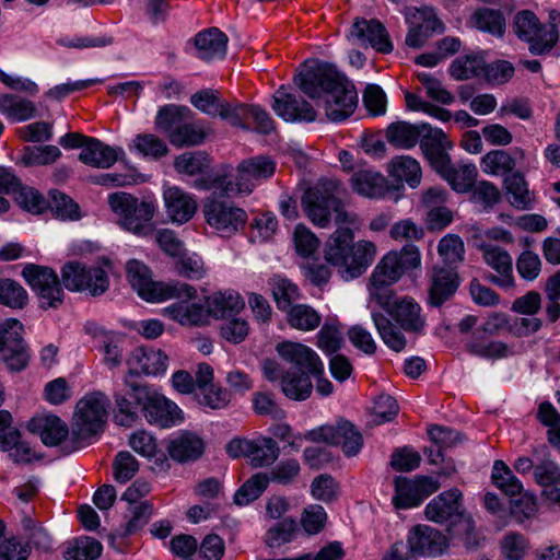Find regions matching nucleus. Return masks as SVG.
<instances>
[{
  "label": "nucleus",
  "instance_id": "obj_1",
  "mask_svg": "<svg viewBox=\"0 0 560 560\" xmlns=\"http://www.w3.org/2000/svg\"><path fill=\"white\" fill-rule=\"evenodd\" d=\"M294 82L310 98L323 100L326 116L331 121L347 119L357 107L354 88L331 65L307 61Z\"/></svg>",
  "mask_w": 560,
  "mask_h": 560
},
{
  "label": "nucleus",
  "instance_id": "obj_2",
  "mask_svg": "<svg viewBox=\"0 0 560 560\" xmlns=\"http://www.w3.org/2000/svg\"><path fill=\"white\" fill-rule=\"evenodd\" d=\"M374 301L386 314L373 311L371 318L380 338L390 350L401 352L406 348L407 338L404 331L423 334L427 322L415 299L396 298L393 292H375Z\"/></svg>",
  "mask_w": 560,
  "mask_h": 560
},
{
  "label": "nucleus",
  "instance_id": "obj_3",
  "mask_svg": "<svg viewBox=\"0 0 560 560\" xmlns=\"http://www.w3.org/2000/svg\"><path fill=\"white\" fill-rule=\"evenodd\" d=\"M353 232L349 228L337 229L327 240L324 257L336 267L346 280L363 275L376 257V246L373 242L360 240L353 243Z\"/></svg>",
  "mask_w": 560,
  "mask_h": 560
},
{
  "label": "nucleus",
  "instance_id": "obj_4",
  "mask_svg": "<svg viewBox=\"0 0 560 560\" xmlns=\"http://www.w3.org/2000/svg\"><path fill=\"white\" fill-rule=\"evenodd\" d=\"M107 203L120 229L141 237L154 232L153 218L158 209L154 200L116 191L108 195Z\"/></svg>",
  "mask_w": 560,
  "mask_h": 560
},
{
  "label": "nucleus",
  "instance_id": "obj_5",
  "mask_svg": "<svg viewBox=\"0 0 560 560\" xmlns=\"http://www.w3.org/2000/svg\"><path fill=\"white\" fill-rule=\"evenodd\" d=\"M126 271L131 287L148 302H160L168 299H190L197 294V290L187 283L153 281L149 268L138 260L128 261Z\"/></svg>",
  "mask_w": 560,
  "mask_h": 560
},
{
  "label": "nucleus",
  "instance_id": "obj_6",
  "mask_svg": "<svg viewBox=\"0 0 560 560\" xmlns=\"http://www.w3.org/2000/svg\"><path fill=\"white\" fill-rule=\"evenodd\" d=\"M275 172L276 162L272 159L265 155L254 156L237 165L234 179L218 176L212 180L211 188L225 196L249 195L259 182L270 178Z\"/></svg>",
  "mask_w": 560,
  "mask_h": 560
},
{
  "label": "nucleus",
  "instance_id": "obj_7",
  "mask_svg": "<svg viewBox=\"0 0 560 560\" xmlns=\"http://www.w3.org/2000/svg\"><path fill=\"white\" fill-rule=\"evenodd\" d=\"M108 402L106 395L101 392L85 395L78 401L71 430L75 444L82 445L103 431Z\"/></svg>",
  "mask_w": 560,
  "mask_h": 560
},
{
  "label": "nucleus",
  "instance_id": "obj_8",
  "mask_svg": "<svg viewBox=\"0 0 560 560\" xmlns=\"http://www.w3.org/2000/svg\"><path fill=\"white\" fill-rule=\"evenodd\" d=\"M126 385L130 386L131 396L150 424L161 428L172 427L183 420L178 406L160 393L148 386L136 384L126 378Z\"/></svg>",
  "mask_w": 560,
  "mask_h": 560
},
{
  "label": "nucleus",
  "instance_id": "obj_9",
  "mask_svg": "<svg viewBox=\"0 0 560 560\" xmlns=\"http://www.w3.org/2000/svg\"><path fill=\"white\" fill-rule=\"evenodd\" d=\"M341 183L334 178L322 179L305 191L302 206L313 224L327 228L330 223L332 207L338 205V194H345Z\"/></svg>",
  "mask_w": 560,
  "mask_h": 560
},
{
  "label": "nucleus",
  "instance_id": "obj_10",
  "mask_svg": "<svg viewBox=\"0 0 560 560\" xmlns=\"http://www.w3.org/2000/svg\"><path fill=\"white\" fill-rule=\"evenodd\" d=\"M515 35L529 46L534 55L549 51L558 42V30L546 26L537 15L529 10L518 11L513 19Z\"/></svg>",
  "mask_w": 560,
  "mask_h": 560
},
{
  "label": "nucleus",
  "instance_id": "obj_11",
  "mask_svg": "<svg viewBox=\"0 0 560 560\" xmlns=\"http://www.w3.org/2000/svg\"><path fill=\"white\" fill-rule=\"evenodd\" d=\"M22 276L38 298L42 308H57L63 302V290L57 273L48 267L28 264Z\"/></svg>",
  "mask_w": 560,
  "mask_h": 560
},
{
  "label": "nucleus",
  "instance_id": "obj_12",
  "mask_svg": "<svg viewBox=\"0 0 560 560\" xmlns=\"http://www.w3.org/2000/svg\"><path fill=\"white\" fill-rule=\"evenodd\" d=\"M262 374L269 382H278L282 394L295 401H303L311 397L313 383L310 375L284 369L273 359L262 361Z\"/></svg>",
  "mask_w": 560,
  "mask_h": 560
},
{
  "label": "nucleus",
  "instance_id": "obj_13",
  "mask_svg": "<svg viewBox=\"0 0 560 560\" xmlns=\"http://www.w3.org/2000/svg\"><path fill=\"white\" fill-rule=\"evenodd\" d=\"M304 438L311 442L338 445L347 457L355 456L363 446L362 434L346 420L338 421L336 425H323L308 431Z\"/></svg>",
  "mask_w": 560,
  "mask_h": 560
},
{
  "label": "nucleus",
  "instance_id": "obj_14",
  "mask_svg": "<svg viewBox=\"0 0 560 560\" xmlns=\"http://www.w3.org/2000/svg\"><path fill=\"white\" fill-rule=\"evenodd\" d=\"M202 212L206 222L224 236H229L242 229L247 220V214L242 208L213 197L206 199Z\"/></svg>",
  "mask_w": 560,
  "mask_h": 560
},
{
  "label": "nucleus",
  "instance_id": "obj_15",
  "mask_svg": "<svg viewBox=\"0 0 560 560\" xmlns=\"http://www.w3.org/2000/svg\"><path fill=\"white\" fill-rule=\"evenodd\" d=\"M395 494L392 502L395 509H411L418 506L424 499L440 488V482L431 477L418 476L415 479L396 477L394 480Z\"/></svg>",
  "mask_w": 560,
  "mask_h": 560
},
{
  "label": "nucleus",
  "instance_id": "obj_16",
  "mask_svg": "<svg viewBox=\"0 0 560 560\" xmlns=\"http://www.w3.org/2000/svg\"><path fill=\"white\" fill-rule=\"evenodd\" d=\"M23 326L16 319H8L0 330V353L11 371L23 370L30 359L26 346L22 339Z\"/></svg>",
  "mask_w": 560,
  "mask_h": 560
},
{
  "label": "nucleus",
  "instance_id": "obj_17",
  "mask_svg": "<svg viewBox=\"0 0 560 560\" xmlns=\"http://www.w3.org/2000/svg\"><path fill=\"white\" fill-rule=\"evenodd\" d=\"M279 357L298 369L296 372L316 377L324 375V363L319 355L306 345L282 341L276 346Z\"/></svg>",
  "mask_w": 560,
  "mask_h": 560
},
{
  "label": "nucleus",
  "instance_id": "obj_18",
  "mask_svg": "<svg viewBox=\"0 0 560 560\" xmlns=\"http://www.w3.org/2000/svg\"><path fill=\"white\" fill-rule=\"evenodd\" d=\"M271 107L285 121H314L316 119L313 106L302 97L290 93L283 85L275 92Z\"/></svg>",
  "mask_w": 560,
  "mask_h": 560
},
{
  "label": "nucleus",
  "instance_id": "obj_19",
  "mask_svg": "<svg viewBox=\"0 0 560 560\" xmlns=\"http://www.w3.org/2000/svg\"><path fill=\"white\" fill-rule=\"evenodd\" d=\"M350 36L355 38L360 45H370L381 54H389L394 46L385 26L377 20L355 19Z\"/></svg>",
  "mask_w": 560,
  "mask_h": 560
},
{
  "label": "nucleus",
  "instance_id": "obj_20",
  "mask_svg": "<svg viewBox=\"0 0 560 560\" xmlns=\"http://www.w3.org/2000/svg\"><path fill=\"white\" fill-rule=\"evenodd\" d=\"M425 516L434 523L452 521V526L465 514L462 511V492L451 489L442 492L425 506Z\"/></svg>",
  "mask_w": 560,
  "mask_h": 560
},
{
  "label": "nucleus",
  "instance_id": "obj_21",
  "mask_svg": "<svg viewBox=\"0 0 560 560\" xmlns=\"http://www.w3.org/2000/svg\"><path fill=\"white\" fill-rule=\"evenodd\" d=\"M410 552L421 556H438L447 547V540L438 529L417 525L408 534Z\"/></svg>",
  "mask_w": 560,
  "mask_h": 560
},
{
  "label": "nucleus",
  "instance_id": "obj_22",
  "mask_svg": "<svg viewBox=\"0 0 560 560\" xmlns=\"http://www.w3.org/2000/svg\"><path fill=\"white\" fill-rule=\"evenodd\" d=\"M163 200L167 217L178 224L188 222L198 208L194 196L176 186L164 188Z\"/></svg>",
  "mask_w": 560,
  "mask_h": 560
},
{
  "label": "nucleus",
  "instance_id": "obj_23",
  "mask_svg": "<svg viewBox=\"0 0 560 560\" xmlns=\"http://www.w3.org/2000/svg\"><path fill=\"white\" fill-rule=\"evenodd\" d=\"M130 374L158 375L166 371L168 357L161 350L154 348H136L127 359Z\"/></svg>",
  "mask_w": 560,
  "mask_h": 560
},
{
  "label": "nucleus",
  "instance_id": "obj_24",
  "mask_svg": "<svg viewBox=\"0 0 560 560\" xmlns=\"http://www.w3.org/2000/svg\"><path fill=\"white\" fill-rule=\"evenodd\" d=\"M27 430L40 438L49 447L58 446L69 435V428L65 421L54 415L33 417L27 422Z\"/></svg>",
  "mask_w": 560,
  "mask_h": 560
},
{
  "label": "nucleus",
  "instance_id": "obj_25",
  "mask_svg": "<svg viewBox=\"0 0 560 560\" xmlns=\"http://www.w3.org/2000/svg\"><path fill=\"white\" fill-rule=\"evenodd\" d=\"M459 285L457 272L451 267H434L430 276L429 303L439 307L451 299Z\"/></svg>",
  "mask_w": 560,
  "mask_h": 560
},
{
  "label": "nucleus",
  "instance_id": "obj_26",
  "mask_svg": "<svg viewBox=\"0 0 560 560\" xmlns=\"http://www.w3.org/2000/svg\"><path fill=\"white\" fill-rule=\"evenodd\" d=\"M485 262L499 276H491V281L499 287L510 288L514 283L512 276V257L499 246L482 243L480 246Z\"/></svg>",
  "mask_w": 560,
  "mask_h": 560
},
{
  "label": "nucleus",
  "instance_id": "obj_27",
  "mask_svg": "<svg viewBox=\"0 0 560 560\" xmlns=\"http://www.w3.org/2000/svg\"><path fill=\"white\" fill-rule=\"evenodd\" d=\"M170 457L178 463L195 462L205 452V442L196 433L183 431L171 439L166 446Z\"/></svg>",
  "mask_w": 560,
  "mask_h": 560
},
{
  "label": "nucleus",
  "instance_id": "obj_28",
  "mask_svg": "<svg viewBox=\"0 0 560 560\" xmlns=\"http://www.w3.org/2000/svg\"><path fill=\"white\" fill-rule=\"evenodd\" d=\"M398 264L395 252H389L375 266L370 277L369 285V293L372 300H374L375 292H392L386 290V288L396 283L402 276Z\"/></svg>",
  "mask_w": 560,
  "mask_h": 560
},
{
  "label": "nucleus",
  "instance_id": "obj_29",
  "mask_svg": "<svg viewBox=\"0 0 560 560\" xmlns=\"http://www.w3.org/2000/svg\"><path fill=\"white\" fill-rule=\"evenodd\" d=\"M194 44L199 59L205 61L221 59L226 54L228 36L212 27L199 32L194 38Z\"/></svg>",
  "mask_w": 560,
  "mask_h": 560
},
{
  "label": "nucleus",
  "instance_id": "obj_30",
  "mask_svg": "<svg viewBox=\"0 0 560 560\" xmlns=\"http://www.w3.org/2000/svg\"><path fill=\"white\" fill-rule=\"evenodd\" d=\"M196 294L192 296V299ZM191 300L188 298L182 299ZM164 314L171 319L179 323L182 326H201L208 322L209 311L199 303L187 304L185 302L175 303L164 308Z\"/></svg>",
  "mask_w": 560,
  "mask_h": 560
},
{
  "label": "nucleus",
  "instance_id": "obj_31",
  "mask_svg": "<svg viewBox=\"0 0 560 560\" xmlns=\"http://www.w3.org/2000/svg\"><path fill=\"white\" fill-rule=\"evenodd\" d=\"M351 187L359 195L368 198H382L388 191L386 178L372 170H360L351 176Z\"/></svg>",
  "mask_w": 560,
  "mask_h": 560
},
{
  "label": "nucleus",
  "instance_id": "obj_32",
  "mask_svg": "<svg viewBox=\"0 0 560 560\" xmlns=\"http://www.w3.org/2000/svg\"><path fill=\"white\" fill-rule=\"evenodd\" d=\"M79 160L92 167L109 168L118 160V152L115 148L105 144L96 138H91L88 145L81 150Z\"/></svg>",
  "mask_w": 560,
  "mask_h": 560
},
{
  "label": "nucleus",
  "instance_id": "obj_33",
  "mask_svg": "<svg viewBox=\"0 0 560 560\" xmlns=\"http://www.w3.org/2000/svg\"><path fill=\"white\" fill-rule=\"evenodd\" d=\"M388 173L396 180L406 182L411 188L420 185L422 176L419 162L408 155L394 158L388 164Z\"/></svg>",
  "mask_w": 560,
  "mask_h": 560
},
{
  "label": "nucleus",
  "instance_id": "obj_34",
  "mask_svg": "<svg viewBox=\"0 0 560 560\" xmlns=\"http://www.w3.org/2000/svg\"><path fill=\"white\" fill-rule=\"evenodd\" d=\"M420 125L406 121L390 124L386 129L387 141L398 149H411L420 139Z\"/></svg>",
  "mask_w": 560,
  "mask_h": 560
},
{
  "label": "nucleus",
  "instance_id": "obj_35",
  "mask_svg": "<svg viewBox=\"0 0 560 560\" xmlns=\"http://www.w3.org/2000/svg\"><path fill=\"white\" fill-rule=\"evenodd\" d=\"M287 320L290 327L301 331H312L322 323L320 314L311 305L295 304L287 310Z\"/></svg>",
  "mask_w": 560,
  "mask_h": 560
},
{
  "label": "nucleus",
  "instance_id": "obj_36",
  "mask_svg": "<svg viewBox=\"0 0 560 560\" xmlns=\"http://www.w3.org/2000/svg\"><path fill=\"white\" fill-rule=\"evenodd\" d=\"M103 550L102 544L89 536H82L70 541L63 551L66 560H95Z\"/></svg>",
  "mask_w": 560,
  "mask_h": 560
},
{
  "label": "nucleus",
  "instance_id": "obj_37",
  "mask_svg": "<svg viewBox=\"0 0 560 560\" xmlns=\"http://www.w3.org/2000/svg\"><path fill=\"white\" fill-rule=\"evenodd\" d=\"M269 285L279 310H289L300 299L298 285L288 278L275 276L269 280Z\"/></svg>",
  "mask_w": 560,
  "mask_h": 560
},
{
  "label": "nucleus",
  "instance_id": "obj_38",
  "mask_svg": "<svg viewBox=\"0 0 560 560\" xmlns=\"http://www.w3.org/2000/svg\"><path fill=\"white\" fill-rule=\"evenodd\" d=\"M478 175L474 164L451 165L443 178L458 192H466L472 188Z\"/></svg>",
  "mask_w": 560,
  "mask_h": 560
},
{
  "label": "nucleus",
  "instance_id": "obj_39",
  "mask_svg": "<svg viewBox=\"0 0 560 560\" xmlns=\"http://www.w3.org/2000/svg\"><path fill=\"white\" fill-rule=\"evenodd\" d=\"M515 159L504 150H492L481 159L483 173L494 176L505 175L514 170Z\"/></svg>",
  "mask_w": 560,
  "mask_h": 560
},
{
  "label": "nucleus",
  "instance_id": "obj_40",
  "mask_svg": "<svg viewBox=\"0 0 560 560\" xmlns=\"http://www.w3.org/2000/svg\"><path fill=\"white\" fill-rule=\"evenodd\" d=\"M209 314L224 317L228 313L237 312L244 307V301L237 293L218 292L207 299Z\"/></svg>",
  "mask_w": 560,
  "mask_h": 560
},
{
  "label": "nucleus",
  "instance_id": "obj_41",
  "mask_svg": "<svg viewBox=\"0 0 560 560\" xmlns=\"http://www.w3.org/2000/svg\"><path fill=\"white\" fill-rule=\"evenodd\" d=\"M466 348L471 354L491 360L506 358L512 353L506 343L498 340L486 342L482 337L477 336H472Z\"/></svg>",
  "mask_w": 560,
  "mask_h": 560
},
{
  "label": "nucleus",
  "instance_id": "obj_42",
  "mask_svg": "<svg viewBox=\"0 0 560 560\" xmlns=\"http://www.w3.org/2000/svg\"><path fill=\"white\" fill-rule=\"evenodd\" d=\"M469 23L481 31L494 36H502L504 33V18L500 11L479 9L470 18Z\"/></svg>",
  "mask_w": 560,
  "mask_h": 560
},
{
  "label": "nucleus",
  "instance_id": "obj_43",
  "mask_svg": "<svg viewBox=\"0 0 560 560\" xmlns=\"http://www.w3.org/2000/svg\"><path fill=\"white\" fill-rule=\"evenodd\" d=\"M504 185L509 194V200L517 209H526L530 205V195L524 176L512 173L504 178Z\"/></svg>",
  "mask_w": 560,
  "mask_h": 560
},
{
  "label": "nucleus",
  "instance_id": "obj_44",
  "mask_svg": "<svg viewBox=\"0 0 560 560\" xmlns=\"http://www.w3.org/2000/svg\"><path fill=\"white\" fill-rule=\"evenodd\" d=\"M316 346L327 354L337 352L343 342L341 325L337 320L326 322L318 331Z\"/></svg>",
  "mask_w": 560,
  "mask_h": 560
},
{
  "label": "nucleus",
  "instance_id": "obj_45",
  "mask_svg": "<svg viewBox=\"0 0 560 560\" xmlns=\"http://www.w3.org/2000/svg\"><path fill=\"white\" fill-rule=\"evenodd\" d=\"M279 456V446L271 438H264L259 442L252 441L248 459L255 467L272 464Z\"/></svg>",
  "mask_w": 560,
  "mask_h": 560
},
{
  "label": "nucleus",
  "instance_id": "obj_46",
  "mask_svg": "<svg viewBox=\"0 0 560 560\" xmlns=\"http://www.w3.org/2000/svg\"><path fill=\"white\" fill-rule=\"evenodd\" d=\"M492 480L505 494L514 497L523 491L522 482L513 475L512 470L502 460L493 465Z\"/></svg>",
  "mask_w": 560,
  "mask_h": 560
},
{
  "label": "nucleus",
  "instance_id": "obj_47",
  "mask_svg": "<svg viewBox=\"0 0 560 560\" xmlns=\"http://www.w3.org/2000/svg\"><path fill=\"white\" fill-rule=\"evenodd\" d=\"M485 70V61L478 56H463L456 58L451 67L450 74L456 80H468L479 75Z\"/></svg>",
  "mask_w": 560,
  "mask_h": 560
},
{
  "label": "nucleus",
  "instance_id": "obj_48",
  "mask_svg": "<svg viewBox=\"0 0 560 560\" xmlns=\"http://www.w3.org/2000/svg\"><path fill=\"white\" fill-rule=\"evenodd\" d=\"M406 21L409 24H419L422 28L429 32L442 33L444 30L443 23L438 19L433 9L424 8H407L405 11Z\"/></svg>",
  "mask_w": 560,
  "mask_h": 560
},
{
  "label": "nucleus",
  "instance_id": "obj_49",
  "mask_svg": "<svg viewBox=\"0 0 560 560\" xmlns=\"http://www.w3.org/2000/svg\"><path fill=\"white\" fill-rule=\"evenodd\" d=\"M13 196L15 202L31 213L39 214L47 209V201L43 195L32 187L18 184Z\"/></svg>",
  "mask_w": 560,
  "mask_h": 560
},
{
  "label": "nucleus",
  "instance_id": "obj_50",
  "mask_svg": "<svg viewBox=\"0 0 560 560\" xmlns=\"http://www.w3.org/2000/svg\"><path fill=\"white\" fill-rule=\"evenodd\" d=\"M269 478L265 474H256L252 476L234 495V502L237 505H246L260 497L267 488Z\"/></svg>",
  "mask_w": 560,
  "mask_h": 560
},
{
  "label": "nucleus",
  "instance_id": "obj_51",
  "mask_svg": "<svg viewBox=\"0 0 560 560\" xmlns=\"http://www.w3.org/2000/svg\"><path fill=\"white\" fill-rule=\"evenodd\" d=\"M0 303L11 308H22L27 303V292L12 279L0 280Z\"/></svg>",
  "mask_w": 560,
  "mask_h": 560
},
{
  "label": "nucleus",
  "instance_id": "obj_52",
  "mask_svg": "<svg viewBox=\"0 0 560 560\" xmlns=\"http://www.w3.org/2000/svg\"><path fill=\"white\" fill-rule=\"evenodd\" d=\"M205 138L203 129L196 124H180L170 133V141L176 147L197 145Z\"/></svg>",
  "mask_w": 560,
  "mask_h": 560
},
{
  "label": "nucleus",
  "instance_id": "obj_53",
  "mask_svg": "<svg viewBox=\"0 0 560 560\" xmlns=\"http://www.w3.org/2000/svg\"><path fill=\"white\" fill-rule=\"evenodd\" d=\"M126 388L128 389L126 394L117 392L114 395L115 404L117 407V413L115 415V421L119 425L124 427H130L132 423L138 419L137 413V402L131 401L127 396H130V398L133 399L131 396V389L130 386H127L125 384Z\"/></svg>",
  "mask_w": 560,
  "mask_h": 560
},
{
  "label": "nucleus",
  "instance_id": "obj_54",
  "mask_svg": "<svg viewBox=\"0 0 560 560\" xmlns=\"http://www.w3.org/2000/svg\"><path fill=\"white\" fill-rule=\"evenodd\" d=\"M50 201L47 202V208L55 213V215L61 220H75L80 218L79 206L67 195L51 190Z\"/></svg>",
  "mask_w": 560,
  "mask_h": 560
},
{
  "label": "nucleus",
  "instance_id": "obj_55",
  "mask_svg": "<svg viewBox=\"0 0 560 560\" xmlns=\"http://www.w3.org/2000/svg\"><path fill=\"white\" fill-rule=\"evenodd\" d=\"M298 530V525L294 520L285 518L273 526H271L265 537V542L270 548L280 547L287 542H290L295 532Z\"/></svg>",
  "mask_w": 560,
  "mask_h": 560
},
{
  "label": "nucleus",
  "instance_id": "obj_56",
  "mask_svg": "<svg viewBox=\"0 0 560 560\" xmlns=\"http://www.w3.org/2000/svg\"><path fill=\"white\" fill-rule=\"evenodd\" d=\"M139 470V463L136 457L128 451L119 452L113 462V476L119 483H126Z\"/></svg>",
  "mask_w": 560,
  "mask_h": 560
},
{
  "label": "nucleus",
  "instance_id": "obj_57",
  "mask_svg": "<svg viewBox=\"0 0 560 560\" xmlns=\"http://www.w3.org/2000/svg\"><path fill=\"white\" fill-rule=\"evenodd\" d=\"M438 252L445 262L457 264L464 260L465 247L458 235L448 234L439 242Z\"/></svg>",
  "mask_w": 560,
  "mask_h": 560
},
{
  "label": "nucleus",
  "instance_id": "obj_58",
  "mask_svg": "<svg viewBox=\"0 0 560 560\" xmlns=\"http://www.w3.org/2000/svg\"><path fill=\"white\" fill-rule=\"evenodd\" d=\"M190 101L191 104L199 110L211 116L218 115L220 117L224 109V105L226 104V102H223L219 98L218 92L211 90H202L195 93Z\"/></svg>",
  "mask_w": 560,
  "mask_h": 560
},
{
  "label": "nucleus",
  "instance_id": "obj_59",
  "mask_svg": "<svg viewBox=\"0 0 560 560\" xmlns=\"http://www.w3.org/2000/svg\"><path fill=\"white\" fill-rule=\"evenodd\" d=\"M545 293L548 300L546 314L548 319L555 323L560 316V271L555 272L547 279Z\"/></svg>",
  "mask_w": 560,
  "mask_h": 560
},
{
  "label": "nucleus",
  "instance_id": "obj_60",
  "mask_svg": "<svg viewBox=\"0 0 560 560\" xmlns=\"http://www.w3.org/2000/svg\"><path fill=\"white\" fill-rule=\"evenodd\" d=\"M254 105H247L243 103L224 105L221 118L226 120L231 126L238 127L242 129H249V120L252 117Z\"/></svg>",
  "mask_w": 560,
  "mask_h": 560
},
{
  "label": "nucleus",
  "instance_id": "obj_61",
  "mask_svg": "<svg viewBox=\"0 0 560 560\" xmlns=\"http://www.w3.org/2000/svg\"><path fill=\"white\" fill-rule=\"evenodd\" d=\"M293 242L296 253L305 258L311 257L319 247V240L316 235L302 224L295 226Z\"/></svg>",
  "mask_w": 560,
  "mask_h": 560
},
{
  "label": "nucleus",
  "instance_id": "obj_62",
  "mask_svg": "<svg viewBox=\"0 0 560 560\" xmlns=\"http://www.w3.org/2000/svg\"><path fill=\"white\" fill-rule=\"evenodd\" d=\"M135 148L144 156L160 159L167 154L168 148L166 143L151 133L139 135L133 140Z\"/></svg>",
  "mask_w": 560,
  "mask_h": 560
},
{
  "label": "nucleus",
  "instance_id": "obj_63",
  "mask_svg": "<svg viewBox=\"0 0 560 560\" xmlns=\"http://www.w3.org/2000/svg\"><path fill=\"white\" fill-rule=\"evenodd\" d=\"M185 112H187L185 107L175 105L163 106L155 118L156 128L170 136V133L183 122Z\"/></svg>",
  "mask_w": 560,
  "mask_h": 560
},
{
  "label": "nucleus",
  "instance_id": "obj_64",
  "mask_svg": "<svg viewBox=\"0 0 560 560\" xmlns=\"http://www.w3.org/2000/svg\"><path fill=\"white\" fill-rule=\"evenodd\" d=\"M174 166L178 173L192 176L202 173L209 166V161L203 153L188 152L177 156Z\"/></svg>",
  "mask_w": 560,
  "mask_h": 560
}]
</instances>
